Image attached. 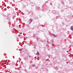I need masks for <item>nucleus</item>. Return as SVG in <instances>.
I'll return each instance as SVG.
<instances>
[{
  "instance_id": "nucleus-1",
  "label": "nucleus",
  "mask_w": 73,
  "mask_h": 73,
  "mask_svg": "<svg viewBox=\"0 0 73 73\" xmlns=\"http://www.w3.org/2000/svg\"><path fill=\"white\" fill-rule=\"evenodd\" d=\"M29 21L30 23H31V22H32V20L31 19H29Z\"/></svg>"
},
{
  "instance_id": "nucleus-2",
  "label": "nucleus",
  "mask_w": 73,
  "mask_h": 73,
  "mask_svg": "<svg viewBox=\"0 0 73 73\" xmlns=\"http://www.w3.org/2000/svg\"><path fill=\"white\" fill-rule=\"evenodd\" d=\"M70 30H72V31H73V28H71L70 29Z\"/></svg>"
},
{
  "instance_id": "nucleus-3",
  "label": "nucleus",
  "mask_w": 73,
  "mask_h": 73,
  "mask_svg": "<svg viewBox=\"0 0 73 73\" xmlns=\"http://www.w3.org/2000/svg\"><path fill=\"white\" fill-rule=\"evenodd\" d=\"M37 54H38V55H39V52H37Z\"/></svg>"
},
{
  "instance_id": "nucleus-4",
  "label": "nucleus",
  "mask_w": 73,
  "mask_h": 73,
  "mask_svg": "<svg viewBox=\"0 0 73 73\" xmlns=\"http://www.w3.org/2000/svg\"><path fill=\"white\" fill-rule=\"evenodd\" d=\"M33 67H34V66H35V65H33Z\"/></svg>"
},
{
  "instance_id": "nucleus-5",
  "label": "nucleus",
  "mask_w": 73,
  "mask_h": 73,
  "mask_svg": "<svg viewBox=\"0 0 73 73\" xmlns=\"http://www.w3.org/2000/svg\"><path fill=\"white\" fill-rule=\"evenodd\" d=\"M67 52H69V51H67Z\"/></svg>"
},
{
  "instance_id": "nucleus-6",
  "label": "nucleus",
  "mask_w": 73,
  "mask_h": 73,
  "mask_svg": "<svg viewBox=\"0 0 73 73\" xmlns=\"http://www.w3.org/2000/svg\"><path fill=\"white\" fill-rule=\"evenodd\" d=\"M42 27H44V25H42Z\"/></svg>"
},
{
  "instance_id": "nucleus-7",
  "label": "nucleus",
  "mask_w": 73,
  "mask_h": 73,
  "mask_svg": "<svg viewBox=\"0 0 73 73\" xmlns=\"http://www.w3.org/2000/svg\"><path fill=\"white\" fill-rule=\"evenodd\" d=\"M68 62H67V64H68Z\"/></svg>"
},
{
  "instance_id": "nucleus-8",
  "label": "nucleus",
  "mask_w": 73,
  "mask_h": 73,
  "mask_svg": "<svg viewBox=\"0 0 73 73\" xmlns=\"http://www.w3.org/2000/svg\"><path fill=\"white\" fill-rule=\"evenodd\" d=\"M20 35H19V36H20Z\"/></svg>"
}]
</instances>
